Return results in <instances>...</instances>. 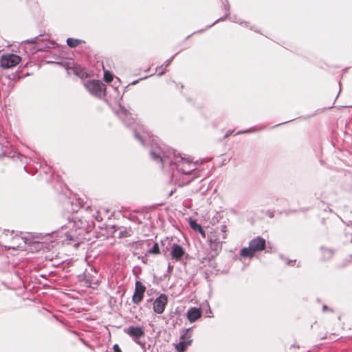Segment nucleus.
Returning <instances> with one entry per match:
<instances>
[{"label":"nucleus","instance_id":"30","mask_svg":"<svg viewBox=\"0 0 352 352\" xmlns=\"http://www.w3.org/2000/svg\"><path fill=\"white\" fill-rule=\"evenodd\" d=\"M137 82H138V80L134 81V82H133V84L134 85V84H135V83H137Z\"/></svg>","mask_w":352,"mask_h":352},{"label":"nucleus","instance_id":"9","mask_svg":"<svg viewBox=\"0 0 352 352\" xmlns=\"http://www.w3.org/2000/svg\"><path fill=\"white\" fill-rule=\"evenodd\" d=\"M185 250L182 245L177 243H170V254L171 258L176 261H182L185 254Z\"/></svg>","mask_w":352,"mask_h":352},{"label":"nucleus","instance_id":"14","mask_svg":"<svg viewBox=\"0 0 352 352\" xmlns=\"http://www.w3.org/2000/svg\"><path fill=\"white\" fill-rule=\"evenodd\" d=\"M74 73L81 78L87 77L86 72L80 66H75L72 68Z\"/></svg>","mask_w":352,"mask_h":352},{"label":"nucleus","instance_id":"20","mask_svg":"<svg viewBox=\"0 0 352 352\" xmlns=\"http://www.w3.org/2000/svg\"><path fill=\"white\" fill-rule=\"evenodd\" d=\"M113 349L114 352H122L120 348L119 347V346L117 344L113 345Z\"/></svg>","mask_w":352,"mask_h":352},{"label":"nucleus","instance_id":"27","mask_svg":"<svg viewBox=\"0 0 352 352\" xmlns=\"http://www.w3.org/2000/svg\"><path fill=\"white\" fill-rule=\"evenodd\" d=\"M141 258H142V261H143L144 263H146L145 259H144V257H143V256H142Z\"/></svg>","mask_w":352,"mask_h":352},{"label":"nucleus","instance_id":"6","mask_svg":"<svg viewBox=\"0 0 352 352\" xmlns=\"http://www.w3.org/2000/svg\"><path fill=\"white\" fill-rule=\"evenodd\" d=\"M124 332L131 336L137 344L142 346L144 345V344L140 341V338H143L145 335L143 328L140 327L131 326L127 329H125Z\"/></svg>","mask_w":352,"mask_h":352},{"label":"nucleus","instance_id":"7","mask_svg":"<svg viewBox=\"0 0 352 352\" xmlns=\"http://www.w3.org/2000/svg\"><path fill=\"white\" fill-rule=\"evenodd\" d=\"M168 302V298L166 294H162L153 302V310L156 314H161L164 312L165 307Z\"/></svg>","mask_w":352,"mask_h":352},{"label":"nucleus","instance_id":"23","mask_svg":"<svg viewBox=\"0 0 352 352\" xmlns=\"http://www.w3.org/2000/svg\"><path fill=\"white\" fill-rule=\"evenodd\" d=\"M221 231L223 233H226L227 231V227L226 225H223L221 226Z\"/></svg>","mask_w":352,"mask_h":352},{"label":"nucleus","instance_id":"3","mask_svg":"<svg viewBox=\"0 0 352 352\" xmlns=\"http://www.w3.org/2000/svg\"><path fill=\"white\" fill-rule=\"evenodd\" d=\"M85 87L92 95L101 98L104 95L105 85L100 80H89L85 83Z\"/></svg>","mask_w":352,"mask_h":352},{"label":"nucleus","instance_id":"13","mask_svg":"<svg viewBox=\"0 0 352 352\" xmlns=\"http://www.w3.org/2000/svg\"><path fill=\"white\" fill-rule=\"evenodd\" d=\"M134 135L136 139H138L141 144H144L145 142L147 141V138L151 139V137L148 132L142 130L140 132L138 131V129L135 130Z\"/></svg>","mask_w":352,"mask_h":352},{"label":"nucleus","instance_id":"19","mask_svg":"<svg viewBox=\"0 0 352 352\" xmlns=\"http://www.w3.org/2000/svg\"><path fill=\"white\" fill-rule=\"evenodd\" d=\"M190 226L191 228H192L195 231L198 232V230H201V226L197 223L195 221L191 220L190 221Z\"/></svg>","mask_w":352,"mask_h":352},{"label":"nucleus","instance_id":"17","mask_svg":"<svg viewBox=\"0 0 352 352\" xmlns=\"http://www.w3.org/2000/svg\"><path fill=\"white\" fill-rule=\"evenodd\" d=\"M324 259H328L333 255V251L330 249H322Z\"/></svg>","mask_w":352,"mask_h":352},{"label":"nucleus","instance_id":"4","mask_svg":"<svg viewBox=\"0 0 352 352\" xmlns=\"http://www.w3.org/2000/svg\"><path fill=\"white\" fill-rule=\"evenodd\" d=\"M191 329L188 328L184 331L180 336L179 342L175 344V349L177 352H184L188 346H190L192 340L191 339Z\"/></svg>","mask_w":352,"mask_h":352},{"label":"nucleus","instance_id":"31","mask_svg":"<svg viewBox=\"0 0 352 352\" xmlns=\"http://www.w3.org/2000/svg\"><path fill=\"white\" fill-rule=\"evenodd\" d=\"M292 261H289V262L287 263V265H289V264H290V263H292Z\"/></svg>","mask_w":352,"mask_h":352},{"label":"nucleus","instance_id":"21","mask_svg":"<svg viewBox=\"0 0 352 352\" xmlns=\"http://www.w3.org/2000/svg\"><path fill=\"white\" fill-rule=\"evenodd\" d=\"M94 217L98 221H101L102 220V218L100 216L99 212L98 211L96 212V214L94 215Z\"/></svg>","mask_w":352,"mask_h":352},{"label":"nucleus","instance_id":"26","mask_svg":"<svg viewBox=\"0 0 352 352\" xmlns=\"http://www.w3.org/2000/svg\"><path fill=\"white\" fill-rule=\"evenodd\" d=\"M67 237H68V239H69V240H73V237H72V236H71L70 235H69V234H68V235H67Z\"/></svg>","mask_w":352,"mask_h":352},{"label":"nucleus","instance_id":"8","mask_svg":"<svg viewBox=\"0 0 352 352\" xmlns=\"http://www.w3.org/2000/svg\"><path fill=\"white\" fill-rule=\"evenodd\" d=\"M207 240L210 248L217 252L221 249V242H220L218 234L216 231L210 232L207 236Z\"/></svg>","mask_w":352,"mask_h":352},{"label":"nucleus","instance_id":"25","mask_svg":"<svg viewBox=\"0 0 352 352\" xmlns=\"http://www.w3.org/2000/svg\"><path fill=\"white\" fill-rule=\"evenodd\" d=\"M252 131H253L252 129H249V130H247V131H244L243 132L239 131V132L237 133V134L243 133H249V132H252Z\"/></svg>","mask_w":352,"mask_h":352},{"label":"nucleus","instance_id":"5","mask_svg":"<svg viewBox=\"0 0 352 352\" xmlns=\"http://www.w3.org/2000/svg\"><path fill=\"white\" fill-rule=\"evenodd\" d=\"M21 58L14 54H3L0 58V66L3 69H9L18 65Z\"/></svg>","mask_w":352,"mask_h":352},{"label":"nucleus","instance_id":"28","mask_svg":"<svg viewBox=\"0 0 352 352\" xmlns=\"http://www.w3.org/2000/svg\"><path fill=\"white\" fill-rule=\"evenodd\" d=\"M226 234H224V235L223 236V239H226Z\"/></svg>","mask_w":352,"mask_h":352},{"label":"nucleus","instance_id":"15","mask_svg":"<svg viewBox=\"0 0 352 352\" xmlns=\"http://www.w3.org/2000/svg\"><path fill=\"white\" fill-rule=\"evenodd\" d=\"M80 43V40L74 39L72 38H68L67 39V45L71 47H74L77 46Z\"/></svg>","mask_w":352,"mask_h":352},{"label":"nucleus","instance_id":"29","mask_svg":"<svg viewBox=\"0 0 352 352\" xmlns=\"http://www.w3.org/2000/svg\"><path fill=\"white\" fill-rule=\"evenodd\" d=\"M327 309V306L326 305L323 306V309Z\"/></svg>","mask_w":352,"mask_h":352},{"label":"nucleus","instance_id":"32","mask_svg":"<svg viewBox=\"0 0 352 352\" xmlns=\"http://www.w3.org/2000/svg\"><path fill=\"white\" fill-rule=\"evenodd\" d=\"M221 19H218V20H216L215 23L218 22L219 21H220Z\"/></svg>","mask_w":352,"mask_h":352},{"label":"nucleus","instance_id":"10","mask_svg":"<svg viewBox=\"0 0 352 352\" xmlns=\"http://www.w3.org/2000/svg\"><path fill=\"white\" fill-rule=\"evenodd\" d=\"M145 290V286L141 282L136 281L135 292L132 298L133 303L139 304L142 300Z\"/></svg>","mask_w":352,"mask_h":352},{"label":"nucleus","instance_id":"16","mask_svg":"<svg viewBox=\"0 0 352 352\" xmlns=\"http://www.w3.org/2000/svg\"><path fill=\"white\" fill-rule=\"evenodd\" d=\"M148 254H159L160 253L159 245L157 243H154L153 246L147 251Z\"/></svg>","mask_w":352,"mask_h":352},{"label":"nucleus","instance_id":"24","mask_svg":"<svg viewBox=\"0 0 352 352\" xmlns=\"http://www.w3.org/2000/svg\"><path fill=\"white\" fill-rule=\"evenodd\" d=\"M198 232L201 234V235L205 238L206 237V234H205V232L204 230H203L202 228H201V230H198Z\"/></svg>","mask_w":352,"mask_h":352},{"label":"nucleus","instance_id":"11","mask_svg":"<svg viewBox=\"0 0 352 352\" xmlns=\"http://www.w3.org/2000/svg\"><path fill=\"white\" fill-rule=\"evenodd\" d=\"M117 113L118 116L128 125H131L132 123L131 120H134V118H132L131 113H129L124 107L120 106Z\"/></svg>","mask_w":352,"mask_h":352},{"label":"nucleus","instance_id":"18","mask_svg":"<svg viewBox=\"0 0 352 352\" xmlns=\"http://www.w3.org/2000/svg\"><path fill=\"white\" fill-rule=\"evenodd\" d=\"M104 79L107 82H110L113 80V75L108 71L104 72Z\"/></svg>","mask_w":352,"mask_h":352},{"label":"nucleus","instance_id":"22","mask_svg":"<svg viewBox=\"0 0 352 352\" xmlns=\"http://www.w3.org/2000/svg\"><path fill=\"white\" fill-rule=\"evenodd\" d=\"M173 58H174V56H173L170 59L167 60L165 62V63H164L165 67H168L170 64V63L172 62Z\"/></svg>","mask_w":352,"mask_h":352},{"label":"nucleus","instance_id":"12","mask_svg":"<svg viewBox=\"0 0 352 352\" xmlns=\"http://www.w3.org/2000/svg\"><path fill=\"white\" fill-rule=\"evenodd\" d=\"M188 320L192 322L198 320L201 316V313L199 309H197L196 307H191L190 308L186 314Z\"/></svg>","mask_w":352,"mask_h":352},{"label":"nucleus","instance_id":"2","mask_svg":"<svg viewBox=\"0 0 352 352\" xmlns=\"http://www.w3.org/2000/svg\"><path fill=\"white\" fill-rule=\"evenodd\" d=\"M265 245V240L262 237L257 236L250 241L248 248H243L241 250L240 255L244 258H252L256 252L264 250Z\"/></svg>","mask_w":352,"mask_h":352},{"label":"nucleus","instance_id":"1","mask_svg":"<svg viewBox=\"0 0 352 352\" xmlns=\"http://www.w3.org/2000/svg\"><path fill=\"white\" fill-rule=\"evenodd\" d=\"M151 156L157 162L163 165L169 164H175L180 173L188 175L197 168L196 164L188 158L176 154L173 150L164 151L161 147L153 148L151 151Z\"/></svg>","mask_w":352,"mask_h":352}]
</instances>
